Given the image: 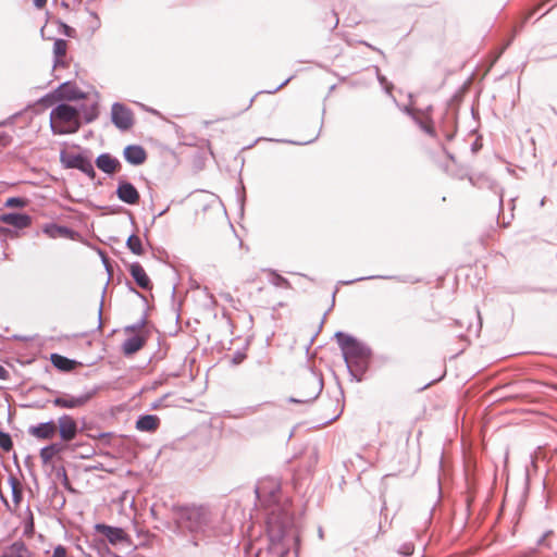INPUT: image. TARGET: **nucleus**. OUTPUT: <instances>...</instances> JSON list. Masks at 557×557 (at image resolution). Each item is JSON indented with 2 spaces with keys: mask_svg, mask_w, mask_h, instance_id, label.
Masks as SVG:
<instances>
[{
  "mask_svg": "<svg viewBox=\"0 0 557 557\" xmlns=\"http://www.w3.org/2000/svg\"><path fill=\"white\" fill-rule=\"evenodd\" d=\"M280 486L263 483L256 488L258 499L269 508L267 534L269 548L277 557H298L300 525L290 510V504H280Z\"/></svg>",
  "mask_w": 557,
  "mask_h": 557,
  "instance_id": "1",
  "label": "nucleus"
},
{
  "mask_svg": "<svg viewBox=\"0 0 557 557\" xmlns=\"http://www.w3.org/2000/svg\"><path fill=\"white\" fill-rule=\"evenodd\" d=\"M219 513L209 506L191 505L176 510L175 521L182 532L191 534H209L216 528Z\"/></svg>",
  "mask_w": 557,
  "mask_h": 557,
  "instance_id": "2",
  "label": "nucleus"
},
{
  "mask_svg": "<svg viewBox=\"0 0 557 557\" xmlns=\"http://www.w3.org/2000/svg\"><path fill=\"white\" fill-rule=\"evenodd\" d=\"M335 338L350 374L357 381H361L370 364L371 348L344 332H336Z\"/></svg>",
  "mask_w": 557,
  "mask_h": 557,
  "instance_id": "3",
  "label": "nucleus"
},
{
  "mask_svg": "<svg viewBox=\"0 0 557 557\" xmlns=\"http://www.w3.org/2000/svg\"><path fill=\"white\" fill-rule=\"evenodd\" d=\"M79 111L67 104L60 103L50 112V127L55 135L76 133L81 128Z\"/></svg>",
  "mask_w": 557,
  "mask_h": 557,
  "instance_id": "4",
  "label": "nucleus"
},
{
  "mask_svg": "<svg viewBox=\"0 0 557 557\" xmlns=\"http://www.w3.org/2000/svg\"><path fill=\"white\" fill-rule=\"evenodd\" d=\"M323 389L322 379L313 371H307L299 380V398H289L290 403L306 404L314 400Z\"/></svg>",
  "mask_w": 557,
  "mask_h": 557,
  "instance_id": "5",
  "label": "nucleus"
},
{
  "mask_svg": "<svg viewBox=\"0 0 557 557\" xmlns=\"http://www.w3.org/2000/svg\"><path fill=\"white\" fill-rule=\"evenodd\" d=\"M61 162L66 169H77L91 180L96 176L91 161L83 154H65L62 152Z\"/></svg>",
  "mask_w": 557,
  "mask_h": 557,
  "instance_id": "6",
  "label": "nucleus"
},
{
  "mask_svg": "<svg viewBox=\"0 0 557 557\" xmlns=\"http://www.w3.org/2000/svg\"><path fill=\"white\" fill-rule=\"evenodd\" d=\"M95 395V391L86 392L79 395L62 394L52 400V404L59 408L74 409L85 406Z\"/></svg>",
  "mask_w": 557,
  "mask_h": 557,
  "instance_id": "7",
  "label": "nucleus"
},
{
  "mask_svg": "<svg viewBox=\"0 0 557 557\" xmlns=\"http://www.w3.org/2000/svg\"><path fill=\"white\" fill-rule=\"evenodd\" d=\"M112 123L121 131L129 129L134 124L133 113L124 104L115 102L111 109Z\"/></svg>",
  "mask_w": 557,
  "mask_h": 557,
  "instance_id": "8",
  "label": "nucleus"
},
{
  "mask_svg": "<svg viewBox=\"0 0 557 557\" xmlns=\"http://www.w3.org/2000/svg\"><path fill=\"white\" fill-rule=\"evenodd\" d=\"M84 97V94L71 82L62 83L51 95L46 96L42 100L54 99L57 101H72Z\"/></svg>",
  "mask_w": 557,
  "mask_h": 557,
  "instance_id": "9",
  "label": "nucleus"
},
{
  "mask_svg": "<svg viewBox=\"0 0 557 557\" xmlns=\"http://www.w3.org/2000/svg\"><path fill=\"white\" fill-rule=\"evenodd\" d=\"M115 194L122 202L131 206L137 205L140 199L137 188L132 183L122 178L117 181Z\"/></svg>",
  "mask_w": 557,
  "mask_h": 557,
  "instance_id": "10",
  "label": "nucleus"
},
{
  "mask_svg": "<svg viewBox=\"0 0 557 557\" xmlns=\"http://www.w3.org/2000/svg\"><path fill=\"white\" fill-rule=\"evenodd\" d=\"M58 429L63 442L73 441L78 433V425L74 418L69 414H62L58 419Z\"/></svg>",
  "mask_w": 557,
  "mask_h": 557,
  "instance_id": "11",
  "label": "nucleus"
},
{
  "mask_svg": "<svg viewBox=\"0 0 557 557\" xmlns=\"http://www.w3.org/2000/svg\"><path fill=\"white\" fill-rule=\"evenodd\" d=\"M95 529L98 533L104 535L112 545L126 542L128 539L127 534L122 528L98 523L96 524Z\"/></svg>",
  "mask_w": 557,
  "mask_h": 557,
  "instance_id": "12",
  "label": "nucleus"
},
{
  "mask_svg": "<svg viewBox=\"0 0 557 557\" xmlns=\"http://www.w3.org/2000/svg\"><path fill=\"white\" fill-rule=\"evenodd\" d=\"M0 222L23 230L30 225L32 218L26 213L10 212L0 214Z\"/></svg>",
  "mask_w": 557,
  "mask_h": 557,
  "instance_id": "13",
  "label": "nucleus"
},
{
  "mask_svg": "<svg viewBox=\"0 0 557 557\" xmlns=\"http://www.w3.org/2000/svg\"><path fill=\"white\" fill-rule=\"evenodd\" d=\"M57 432V425L53 421L42 422L37 425H32L28 433L38 440H50Z\"/></svg>",
  "mask_w": 557,
  "mask_h": 557,
  "instance_id": "14",
  "label": "nucleus"
},
{
  "mask_svg": "<svg viewBox=\"0 0 557 557\" xmlns=\"http://www.w3.org/2000/svg\"><path fill=\"white\" fill-rule=\"evenodd\" d=\"M129 273L134 278L135 283L145 290H150L152 288V283L147 275L145 269L141 267L139 262H133L129 265Z\"/></svg>",
  "mask_w": 557,
  "mask_h": 557,
  "instance_id": "15",
  "label": "nucleus"
},
{
  "mask_svg": "<svg viewBox=\"0 0 557 557\" xmlns=\"http://www.w3.org/2000/svg\"><path fill=\"white\" fill-rule=\"evenodd\" d=\"M96 165L99 170L109 175L115 173L121 168L120 161L107 152L97 157Z\"/></svg>",
  "mask_w": 557,
  "mask_h": 557,
  "instance_id": "16",
  "label": "nucleus"
},
{
  "mask_svg": "<svg viewBox=\"0 0 557 557\" xmlns=\"http://www.w3.org/2000/svg\"><path fill=\"white\" fill-rule=\"evenodd\" d=\"M123 156L125 160L133 165H140L147 159V153L141 146L128 145L124 148Z\"/></svg>",
  "mask_w": 557,
  "mask_h": 557,
  "instance_id": "17",
  "label": "nucleus"
},
{
  "mask_svg": "<svg viewBox=\"0 0 557 557\" xmlns=\"http://www.w3.org/2000/svg\"><path fill=\"white\" fill-rule=\"evenodd\" d=\"M9 484L11 486V492H12V500H13V504H14V508H11L9 502L7 500V498L2 495V493L0 492V498L1 500L4 503V505L7 506V508L11 511L15 510L18 506H20V503L22 502V498H23V491H22V487H21V483L18 482V480L13 476V475H10L9 476Z\"/></svg>",
  "mask_w": 557,
  "mask_h": 557,
  "instance_id": "18",
  "label": "nucleus"
},
{
  "mask_svg": "<svg viewBox=\"0 0 557 557\" xmlns=\"http://www.w3.org/2000/svg\"><path fill=\"white\" fill-rule=\"evenodd\" d=\"M147 338L144 335L136 334L124 341L122 351L125 356H132L140 350L146 344Z\"/></svg>",
  "mask_w": 557,
  "mask_h": 557,
  "instance_id": "19",
  "label": "nucleus"
},
{
  "mask_svg": "<svg viewBox=\"0 0 557 557\" xmlns=\"http://www.w3.org/2000/svg\"><path fill=\"white\" fill-rule=\"evenodd\" d=\"M160 425V419L156 414L140 416L136 421V429L140 432H156Z\"/></svg>",
  "mask_w": 557,
  "mask_h": 557,
  "instance_id": "20",
  "label": "nucleus"
},
{
  "mask_svg": "<svg viewBox=\"0 0 557 557\" xmlns=\"http://www.w3.org/2000/svg\"><path fill=\"white\" fill-rule=\"evenodd\" d=\"M42 232L50 238H73L75 232L67 226L58 225L55 223L46 224Z\"/></svg>",
  "mask_w": 557,
  "mask_h": 557,
  "instance_id": "21",
  "label": "nucleus"
},
{
  "mask_svg": "<svg viewBox=\"0 0 557 557\" xmlns=\"http://www.w3.org/2000/svg\"><path fill=\"white\" fill-rule=\"evenodd\" d=\"M50 360L57 369L66 372L73 371L78 364L77 361L69 359L67 357H64L59 354H52Z\"/></svg>",
  "mask_w": 557,
  "mask_h": 557,
  "instance_id": "22",
  "label": "nucleus"
},
{
  "mask_svg": "<svg viewBox=\"0 0 557 557\" xmlns=\"http://www.w3.org/2000/svg\"><path fill=\"white\" fill-rule=\"evenodd\" d=\"M28 548L23 541H16L7 547L0 557H27Z\"/></svg>",
  "mask_w": 557,
  "mask_h": 557,
  "instance_id": "23",
  "label": "nucleus"
},
{
  "mask_svg": "<svg viewBox=\"0 0 557 557\" xmlns=\"http://www.w3.org/2000/svg\"><path fill=\"white\" fill-rule=\"evenodd\" d=\"M66 49H67L66 40L61 39V38L54 40V44H53V54H54L53 67L64 65L63 58L66 54Z\"/></svg>",
  "mask_w": 557,
  "mask_h": 557,
  "instance_id": "24",
  "label": "nucleus"
},
{
  "mask_svg": "<svg viewBox=\"0 0 557 557\" xmlns=\"http://www.w3.org/2000/svg\"><path fill=\"white\" fill-rule=\"evenodd\" d=\"M62 450L61 444L53 443L48 446H45L40 449V458L44 463H48L52 460V458Z\"/></svg>",
  "mask_w": 557,
  "mask_h": 557,
  "instance_id": "25",
  "label": "nucleus"
},
{
  "mask_svg": "<svg viewBox=\"0 0 557 557\" xmlns=\"http://www.w3.org/2000/svg\"><path fill=\"white\" fill-rule=\"evenodd\" d=\"M126 246L134 255L141 256L144 253L141 239L135 234L128 236Z\"/></svg>",
  "mask_w": 557,
  "mask_h": 557,
  "instance_id": "26",
  "label": "nucleus"
},
{
  "mask_svg": "<svg viewBox=\"0 0 557 557\" xmlns=\"http://www.w3.org/2000/svg\"><path fill=\"white\" fill-rule=\"evenodd\" d=\"M0 447L4 451H10L13 448L11 435L0 430Z\"/></svg>",
  "mask_w": 557,
  "mask_h": 557,
  "instance_id": "27",
  "label": "nucleus"
},
{
  "mask_svg": "<svg viewBox=\"0 0 557 557\" xmlns=\"http://www.w3.org/2000/svg\"><path fill=\"white\" fill-rule=\"evenodd\" d=\"M85 123H91L98 117V108L97 104H92L91 107L84 110L83 113Z\"/></svg>",
  "mask_w": 557,
  "mask_h": 557,
  "instance_id": "28",
  "label": "nucleus"
},
{
  "mask_svg": "<svg viewBox=\"0 0 557 557\" xmlns=\"http://www.w3.org/2000/svg\"><path fill=\"white\" fill-rule=\"evenodd\" d=\"M412 117L414 119V121L419 124V126L421 127V129L423 132H425L426 134L433 136L434 135V128L432 126V123L431 121H422V120H419L418 117H416V115L412 113Z\"/></svg>",
  "mask_w": 557,
  "mask_h": 557,
  "instance_id": "29",
  "label": "nucleus"
},
{
  "mask_svg": "<svg viewBox=\"0 0 557 557\" xmlns=\"http://www.w3.org/2000/svg\"><path fill=\"white\" fill-rule=\"evenodd\" d=\"M4 205L8 208H22L26 205V200L22 197H11L7 199Z\"/></svg>",
  "mask_w": 557,
  "mask_h": 557,
  "instance_id": "30",
  "label": "nucleus"
},
{
  "mask_svg": "<svg viewBox=\"0 0 557 557\" xmlns=\"http://www.w3.org/2000/svg\"><path fill=\"white\" fill-rule=\"evenodd\" d=\"M413 552L414 545L411 542L403 543L398 548V553L403 556H410L413 554Z\"/></svg>",
  "mask_w": 557,
  "mask_h": 557,
  "instance_id": "31",
  "label": "nucleus"
},
{
  "mask_svg": "<svg viewBox=\"0 0 557 557\" xmlns=\"http://www.w3.org/2000/svg\"><path fill=\"white\" fill-rule=\"evenodd\" d=\"M146 324V318H141L138 322L124 327L125 333L137 332L141 330Z\"/></svg>",
  "mask_w": 557,
  "mask_h": 557,
  "instance_id": "32",
  "label": "nucleus"
},
{
  "mask_svg": "<svg viewBox=\"0 0 557 557\" xmlns=\"http://www.w3.org/2000/svg\"><path fill=\"white\" fill-rule=\"evenodd\" d=\"M377 79L381 83V85L384 86L386 92L391 94V90H392L393 86H392V84L387 83L386 77L381 75V74H379L377 75Z\"/></svg>",
  "mask_w": 557,
  "mask_h": 557,
  "instance_id": "33",
  "label": "nucleus"
},
{
  "mask_svg": "<svg viewBox=\"0 0 557 557\" xmlns=\"http://www.w3.org/2000/svg\"><path fill=\"white\" fill-rule=\"evenodd\" d=\"M51 557H66V549L62 545H58Z\"/></svg>",
  "mask_w": 557,
  "mask_h": 557,
  "instance_id": "34",
  "label": "nucleus"
},
{
  "mask_svg": "<svg viewBox=\"0 0 557 557\" xmlns=\"http://www.w3.org/2000/svg\"><path fill=\"white\" fill-rule=\"evenodd\" d=\"M273 284L276 285V286H287L288 285V281L285 277H283V276H281L278 274H275L274 280H273Z\"/></svg>",
  "mask_w": 557,
  "mask_h": 557,
  "instance_id": "35",
  "label": "nucleus"
},
{
  "mask_svg": "<svg viewBox=\"0 0 557 557\" xmlns=\"http://www.w3.org/2000/svg\"><path fill=\"white\" fill-rule=\"evenodd\" d=\"M62 28H63V34L67 37H74L75 36V29L64 23L61 24Z\"/></svg>",
  "mask_w": 557,
  "mask_h": 557,
  "instance_id": "36",
  "label": "nucleus"
},
{
  "mask_svg": "<svg viewBox=\"0 0 557 557\" xmlns=\"http://www.w3.org/2000/svg\"><path fill=\"white\" fill-rule=\"evenodd\" d=\"M372 278H389L388 276H367V277H358V278H355L352 281H349V282H346V284H351L354 282H358V281H362V280H372Z\"/></svg>",
  "mask_w": 557,
  "mask_h": 557,
  "instance_id": "37",
  "label": "nucleus"
},
{
  "mask_svg": "<svg viewBox=\"0 0 557 557\" xmlns=\"http://www.w3.org/2000/svg\"><path fill=\"white\" fill-rule=\"evenodd\" d=\"M9 377V371L0 364V380H7Z\"/></svg>",
  "mask_w": 557,
  "mask_h": 557,
  "instance_id": "38",
  "label": "nucleus"
},
{
  "mask_svg": "<svg viewBox=\"0 0 557 557\" xmlns=\"http://www.w3.org/2000/svg\"><path fill=\"white\" fill-rule=\"evenodd\" d=\"M47 3V0H34V5L37 8V9H41L46 5Z\"/></svg>",
  "mask_w": 557,
  "mask_h": 557,
  "instance_id": "39",
  "label": "nucleus"
},
{
  "mask_svg": "<svg viewBox=\"0 0 557 557\" xmlns=\"http://www.w3.org/2000/svg\"><path fill=\"white\" fill-rule=\"evenodd\" d=\"M101 315H102V302H101V304H100V306H99V312H98V329H101V326H102Z\"/></svg>",
  "mask_w": 557,
  "mask_h": 557,
  "instance_id": "40",
  "label": "nucleus"
},
{
  "mask_svg": "<svg viewBox=\"0 0 557 557\" xmlns=\"http://www.w3.org/2000/svg\"><path fill=\"white\" fill-rule=\"evenodd\" d=\"M90 16H92L96 20L97 23H96L95 28H98L100 26V21H99L97 13L90 12Z\"/></svg>",
  "mask_w": 557,
  "mask_h": 557,
  "instance_id": "41",
  "label": "nucleus"
},
{
  "mask_svg": "<svg viewBox=\"0 0 557 557\" xmlns=\"http://www.w3.org/2000/svg\"><path fill=\"white\" fill-rule=\"evenodd\" d=\"M475 314H476V317H478V319H479V322H478V330H476V332H479V331H480V329H481V326H482L481 318H480V312H479V311H476V312H475Z\"/></svg>",
  "mask_w": 557,
  "mask_h": 557,
  "instance_id": "42",
  "label": "nucleus"
},
{
  "mask_svg": "<svg viewBox=\"0 0 557 557\" xmlns=\"http://www.w3.org/2000/svg\"><path fill=\"white\" fill-rule=\"evenodd\" d=\"M288 83V79H286L284 83H282L280 86H277L276 88H274L271 92H275L277 91L280 88H282L283 86H285L286 84Z\"/></svg>",
  "mask_w": 557,
  "mask_h": 557,
  "instance_id": "43",
  "label": "nucleus"
},
{
  "mask_svg": "<svg viewBox=\"0 0 557 557\" xmlns=\"http://www.w3.org/2000/svg\"><path fill=\"white\" fill-rule=\"evenodd\" d=\"M102 261H103V263L106 265L107 271L110 272L109 262H108V260H107V258L104 256L102 257Z\"/></svg>",
  "mask_w": 557,
  "mask_h": 557,
  "instance_id": "44",
  "label": "nucleus"
},
{
  "mask_svg": "<svg viewBox=\"0 0 557 557\" xmlns=\"http://www.w3.org/2000/svg\"><path fill=\"white\" fill-rule=\"evenodd\" d=\"M8 230L5 227L0 226V236L5 235Z\"/></svg>",
  "mask_w": 557,
  "mask_h": 557,
  "instance_id": "45",
  "label": "nucleus"
},
{
  "mask_svg": "<svg viewBox=\"0 0 557 557\" xmlns=\"http://www.w3.org/2000/svg\"><path fill=\"white\" fill-rule=\"evenodd\" d=\"M455 323H456L457 325H460V326H462V325H463V321H462V320H456V321H455Z\"/></svg>",
  "mask_w": 557,
  "mask_h": 557,
  "instance_id": "46",
  "label": "nucleus"
},
{
  "mask_svg": "<svg viewBox=\"0 0 557 557\" xmlns=\"http://www.w3.org/2000/svg\"><path fill=\"white\" fill-rule=\"evenodd\" d=\"M63 478H64V482H65V484H66V483H67V475H66V473H65V470H63Z\"/></svg>",
  "mask_w": 557,
  "mask_h": 557,
  "instance_id": "47",
  "label": "nucleus"
},
{
  "mask_svg": "<svg viewBox=\"0 0 557 557\" xmlns=\"http://www.w3.org/2000/svg\"><path fill=\"white\" fill-rule=\"evenodd\" d=\"M545 2L543 3H540L539 7L536 8V10H540L542 7H544Z\"/></svg>",
  "mask_w": 557,
  "mask_h": 557,
  "instance_id": "48",
  "label": "nucleus"
},
{
  "mask_svg": "<svg viewBox=\"0 0 557 557\" xmlns=\"http://www.w3.org/2000/svg\"><path fill=\"white\" fill-rule=\"evenodd\" d=\"M166 210H168V209H165V210H163V211L159 212L158 216H161L162 214H164V213L166 212Z\"/></svg>",
  "mask_w": 557,
  "mask_h": 557,
  "instance_id": "49",
  "label": "nucleus"
},
{
  "mask_svg": "<svg viewBox=\"0 0 557 557\" xmlns=\"http://www.w3.org/2000/svg\"><path fill=\"white\" fill-rule=\"evenodd\" d=\"M158 406H159L158 404H153L151 408H152V409H157V408H158Z\"/></svg>",
  "mask_w": 557,
  "mask_h": 557,
  "instance_id": "50",
  "label": "nucleus"
}]
</instances>
